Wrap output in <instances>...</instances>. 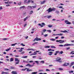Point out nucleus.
<instances>
[{"instance_id":"nucleus-2","label":"nucleus","mask_w":74,"mask_h":74,"mask_svg":"<svg viewBox=\"0 0 74 74\" xmlns=\"http://www.w3.org/2000/svg\"><path fill=\"white\" fill-rule=\"evenodd\" d=\"M15 62H16L15 63V64H19V62L20 61L19 60H18V58H15Z\"/></svg>"},{"instance_id":"nucleus-61","label":"nucleus","mask_w":74,"mask_h":74,"mask_svg":"<svg viewBox=\"0 0 74 74\" xmlns=\"http://www.w3.org/2000/svg\"><path fill=\"white\" fill-rule=\"evenodd\" d=\"M26 25H27V24L25 23V25H24V27H26Z\"/></svg>"},{"instance_id":"nucleus-21","label":"nucleus","mask_w":74,"mask_h":74,"mask_svg":"<svg viewBox=\"0 0 74 74\" xmlns=\"http://www.w3.org/2000/svg\"><path fill=\"white\" fill-rule=\"evenodd\" d=\"M33 10L30 11V13L29 14V15H31V14H33Z\"/></svg>"},{"instance_id":"nucleus-4","label":"nucleus","mask_w":74,"mask_h":74,"mask_svg":"<svg viewBox=\"0 0 74 74\" xmlns=\"http://www.w3.org/2000/svg\"><path fill=\"white\" fill-rule=\"evenodd\" d=\"M56 42H59L60 43H62L64 42V40H56Z\"/></svg>"},{"instance_id":"nucleus-32","label":"nucleus","mask_w":74,"mask_h":74,"mask_svg":"<svg viewBox=\"0 0 74 74\" xmlns=\"http://www.w3.org/2000/svg\"><path fill=\"white\" fill-rule=\"evenodd\" d=\"M73 71H69V73H73Z\"/></svg>"},{"instance_id":"nucleus-54","label":"nucleus","mask_w":74,"mask_h":74,"mask_svg":"<svg viewBox=\"0 0 74 74\" xmlns=\"http://www.w3.org/2000/svg\"><path fill=\"white\" fill-rule=\"evenodd\" d=\"M44 37H47V36H48V34H45L44 35Z\"/></svg>"},{"instance_id":"nucleus-24","label":"nucleus","mask_w":74,"mask_h":74,"mask_svg":"<svg viewBox=\"0 0 74 74\" xmlns=\"http://www.w3.org/2000/svg\"><path fill=\"white\" fill-rule=\"evenodd\" d=\"M29 50H32V51H34V49H27V51H29Z\"/></svg>"},{"instance_id":"nucleus-9","label":"nucleus","mask_w":74,"mask_h":74,"mask_svg":"<svg viewBox=\"0 0 74 74\" xmlns=\"http://www.w3.org/2000/svg\"><path fill=\"white\" fill-rule=\"evenodd\" d=\"M27 69V72H29V71H33V69H30L29 68H26Z\"/></svg>"},{"instance_id":"nucleus-16","label":"nucleus","mask_w":74,"mask_h":74,"mask_svg":"<svg viewBox=\"0 0 74 74\" xmlns=\"http://www.w3.org/2000/svg\"><path fill=\"white\" fill-rule=\"evenodd\" d=\"M37 74V72H32L31 73V74Z\"/></svg>"},{"instance_id":"nucleus-63","label":"nucleus","mask_w":74,"mask_h":74,"mask_svg":"<svg viewBox=\"0 0 74 74\" xmlns=\"http://www.w3.org/2000/svg\"><path fill=\"white\" fill-rule=\"evenodd\" d=\"M30 0H29L28 1V2H27V3L28 4H29V3H30Z\"/></svg>"},{"instance_id":"nucleus-12","label":"nucleus","mask_w":74,"mask_h":74,"mask_svg":"<svg viewBox=\"0 0 74 74\" xmlns=\"http://www.w3.org/2000/svg\"><path fill=\"white\" fill-rule=\"evenodd\" d=\"M11 73L12 74H18V73H17V72L15 71H12L11 72Z\"/></svg>"},{"instance_id":"nucleus-15","label":"nucleus","mask_w":74,"mask_h":74,"mask_svg":"<svg viewBox=\"0 0 74 74\" xmlns=\"http://www.w3.org/2000/svg\"><path fill=\"white\" fill-rule=\"evenodd\" d=\"M74 51H72L71 52V53H70V54H72V55H74ZM74 52V53H73Z\"/></svg>"},{"instance_id":"nucleus-45","label":"nucleus","mask_w":74,"mask_h":74,"mask_svg":"<svg viewBox=\"0 0 74 74\" xmlns=\"http://www.w3.org/2000/svg\"><path fill=\"white\" fill-rule=\"evenodd\" d=\"M59 70H63V69L61 68H60L59 69Z\"/></svg>"},{"instance_id":"nucleus-26","label":"nucleus","mask_w":74,"mask_h":74,"mask_svg":"<svg viewBox=\"0 0 74 74\" xmlns=\"http://www.w3.org/2000/svg\"><path fill=\"white\" fill-rule=\"evenodd\" d=\"M34 54H31V55H36V54H37V53L36 52H34Z\"/></svg>"},{"instance_id":"nucleus-48","label":"nucleus","mask_w":74,"mask_h":74,"mask_svg":"<svg viewBox=\"0 0 74 74\" xmlns=\"http://www.w3.org/2000/svg\"><path fill=\"white\" fill-rule=\"evenodd\" d=\"M29 63H33V61H32V60L29 61Z\"/></svg>"},{"instance_id":"nucleus-37","label":"nucleus","mask_w":74,"mask_h":74,"mask_svg":"<svg viewBox=\"0 0 74 74\" xmlns=\"http://www.w3.org/2000/svg\"><path fill=\"white\" fill-rule=\"evenodd\" d=\"M63 34H58V36H62Z\"/></svg>"},{"instance_id":"nucleus-43","label":"nucleus","mask_w":74,"mask_h":74,"mask_svg":"<svg viewBox=\"0 0 74 74\" xmlns=\"http://www.w3.org/2000/svg\"><path fill=\"white\" fill-rule=\"evenodd\" d=\"M70 49V47H68L66 48V50H67Z\"/></svg>"},{"instance_id":"nucleus-64","label":"nucleus","mask_w":74,"mask_h":74,"mask_svg":"<svg viewBox=\"0 0 74 74\" xmlns=\"http://www.w3.org/2000/svg\"><path fill=\"white\" fill-rule=\"evenodd\" d=\"M9 51V49H6V51Z\"/></svg>"},{"instance_id":"nucleus-8","label":"nucleus","mask_w":74,"mask_h":74,"mask_svg":"<svg viewBox=\"0 0 74 74\" xmlns=\"http://www.w3.org/2000/svg\"><path fill=\"white\" fill-rule=\"evenodd\" d=\"M69 65V63H65L63 65V66H67Z\"/></svg>"},{"instance_id":"nucleus-56","label":"nucleus","mask_w":74,"mask_h":74,"mask_svg":"<svg viewBox=\"0 0 74 74\" xmlns=\"http://www.w3.org/2000/svg\"><path fill=\"white\" fill-rule=\"evenodd\" d=\"M52 36H58V34H53L52 35Z\"/></svg>"},{"instance_id":"nucleus-39","label":"nucleus","mask_w":74,"mask_h":74,"mask_svg":"<svg viewBox=\"0 0 74 74\" xmlns=\"http://www.w3.org/2000/svg\"><path fill=\"white\" fill-rule=\"evenodd\" d=\"M35 62L36 63H37V64H38V61H35Z\"/></svg>"},{"instance_id":"nucleus-47","label":"nucleus","mask_w":74,"mask_h":74,"mask_svg":"<svg viewBox=\"0 0 74 74\" xmlns=\"http://www.w3.org/2000/svg\"><path fill=\"white\" fill-rule=\"evenodd\" d=\"M27 69L26 68L25 69H22V71H25V70H26Z\"/></svg>"},{"instance_id":"nucleus-19","label":"nucleus","mask_w":74,"mask_h":74,"mask_svg":"<svg viewBox=\"0 0 74 74\" xmlns=\"http://www.w3.org/2000/svg\"><path fill=\"white\" fill-rule=\"evenodd\" d=\"M50 40L51 41H55L56 40L55 39L53 38L50 39Z\"/></svg>"},{"instance_id":"nucleus-13","label":"nucleus","mask_w":74,"mask_h":74,"mask_svg":"<svg viewBox=\"0 0 74 74\" xmlns=\"http://www.w3.org/2000/svg\"><path fill=\"white\" fill-rule=\"evenodd\" d=\"M46 1L44 0L43 1H42L41 3L40 4H44L45 3V2Z\"/></svg>"},{"instance_id":"nucleus-52","label":"nucleus","mask_w":74,"mask_h":74,"mask_svg":"<svg viewBox=\"0 0 74 74\" xmlns=\"http://www.w3.org/2000/svg\"><path fill=\"white\" fill-rule=\"evenodd\" d=\"M28 7L30 8H32V6H28Z\"/></svg>"},{"instance_id":"nucleus-57","label":"nucleus","mask_w":74,"mask_h":74,"mask_svg":"<svg viewBox=\"0 0 74 74\" xmlns=\"http://www.w3.org/2000/svg\"><path fill=\"white\" fill-rule=\"evenodd\" d=\"M3 9V8H2V6L0 7V10H2Z\"/></svg>"},{"instance_id":"nucleus-58","label":"nucleus","mask_w":74,"mask_h":74,"mask_svg":"<svg viewBox=\"0 0 74 74\" xmlns=\"http://www.w3.org/2000/svg\"><path fill=\"white\" fill-rule=\"evenodd\" d=\"M15 57H16V58H18V57H19V56H18V55H16L15 56Z\"/></svg>"},{"instance_id":"nucleus-36","label":"nucleus","mask_w":74,"mask_h":74,"mask_svg":"<svg viewBox=\"0 0 74 74\" xmlns=\"http://www.w3.org/2000/svg\"><path fill=\"white\" fill-rule=\"evenodd\" d=\"M56 14H59V12L58 10L56 11Z\"/></svg>"},{"instance_id":"nucleus-33","label":"nucleus","mask_w":74,"mask_h":74,"mask_svg":"<svg viewBox=\"0 0 74 74\" xmlns=\"http://www.w3.org/2000/svg\"><path fill=\"white\" fill-rule=\"evenodd\" d=\"M16 44H17V43H15V44H13L11 45V46H15Z\"/></svg>"},{"instance_id":"nucleus-46","label":"nucleus","mask_w":74,"mask_h":74,"mask_svg":"<svg viewBox=\"0 0 74 74\" xmlns=\"http://www.w3.org/2000/svg\"><path fill=\"white\" fill-rule=\"evenodd\" d=\"M57 7H58L60 8H63V7L62 6H58Z\"/></svg>"},{"instance_id":"nucleus-3","label":"nucleus","mask_w":74,"mask_h":74,"mask_svg":"<svg viewBox=\"0 0 74 74\" xmlns=\"http://www.w3.org/2000/svg\"><path fill=\"white\" fill-rule=\"evenodd\" d=\"M60 60H61V58H57L56 59V62H59L60 63H61L62 61H60Z\"/></svg>"},{"instance_id":"nucleus-59","label":"nucleus","mask_w":74,"mask_h":74,"mask_svg":"<svg viewBox=\"0 0 74 74\" xmlns=\"http://www.w3.org/2000/svg\"><path fill=\"white\" fill-rule=\"evenodd\" d=\"M47 32H49V33H51V31L50 30H47Z\"/></svg>"},{"instance_id":"nucleus-41","label":"nucleus","mask_w":74,"mask_h":74,"mask_svg":"<svg viewBox=\"0 0 74 74\" xmlns=\"http://www.w3.org/2000/svg\"><path fill=\"white\" fill-rule=\"evenodd\" d=\"M48 51H52V49H48Z\"/></svg>"},{"instance_id":"nucleus-11","label":"nucleus","mask_w":74,"mask_h":74,"mask_svg":"<svg viewBox=\"0 0 74 74\" xmlns=\"http://www.w3.org/2000/svg\"><path fill=\"white\" fill-rule=\"evenodd\" d=\"M42 25H41L40 26L41 27H44V26L45 25V23H42Z\"/></svg>"},{"instance_id":"nucleus-50","label":"nucleus","mask_w":74,"mask_h":74,"mask_svg":"<svg viewBox=\"0 0 74 74\" xmlns=\"http://www.w3.org/2000/svg\"><path fill=\"white\" fill-rule=\"evenodd\" d=\"M25 53V51H23L21 53V54H23Z\"/></svg>"},{"instance_id":"nucleus-29","label":"nucleus","mask_w":74,"mask_h":74,"mask_svg":"<svg viewBox=\"0 0 74 74\" xmlns=\"http://www.w3.org/2000/svg\"><path fill=\"white\" fill-rule=\"evenodd\" d=\"M45 48H50V47L49 46H45Z\"/></svg>"},{"instance_id":"nucleus-23","label":"nucleus","mask_w":74,"mask_h":74,"mask_svg":"<svg viewBox=\"0 0 74 74\" xmlns=\"http://www.w3.org/2000/svg\"><path fill=\"white\" fill-rule=\"evenodd\" d=\"M53 26V25H48V27H52Z\"/></svg>"},{"instance_id":"nucleus-5","label":"nucleus","mask_w":74,"mask_h":74,"mask_svg":"<svg viewBox=\"0 0 74 74\" xmlns=\"http://www.w3.org/2000/svg\"><path fill=\"white\" fill-rule=\"evenodd\" d=\"M65 23L68 25H71V23L69 22V21L67 20H66L64 21Z\"/></svg>"},{"instance_id":"nucleus-14","label":"nucleus","mask_w":74,"mask_h":74,"mask_svg":"<svg viewBox=\"0 0 74 74\" xmlns=\"http://www.w3.org/2000/svg\"><path fill=\"white\" fill-rule=\"evenodd\" d=\"M27 18H28V17L27 16L25 18H24V22L26 21V19H27Z\"/></svg>"},{"instance_id":"nucleus-22","label":"nucleus","mask_w":74,"mask_h":74,"mask_svg":"<svg viewBox=\"0 0 74 74\" xmlns=\"http://www.w3.org/2000/svg\"><path fill=\"white\" fill-rule=\"evenodd\" d=\"M74 64V62H72L71 64V65L70 66V67H71V66H73V64Z\"/></svg>"},{"instance_id":"nucleus-7","label":"nucleus","mask_w":74,"mask_h":74,"mask_svg":"<svg viewBox=\"0 0 74 74\" xmlns=\"http://www.w3.org/2000/svg\"><path fill=\"white\" fill-rule=\"evenodd\" d=\"M71 45H72L73 46H74V45L73 44H65L64 45V46H70Z\"/></svg>"},{"instance_id":"nucleus-60","label":"nucleus","mask_w":74,"mask_h":74,"mask_svg":"<svg viewBox=\"0 0 74 74\" xmlns=\"http://www.w3.org/2000/svg\"><path fill=\"white\" fill-rule=\"evenodd\" d=\"M10 56H13V55H12V54L10 53Z\"/></svg>"},{"instance_id":"nucleus-30","label":"nucleus","mask_w":74,"mask_h":74,"mask_svg":"<svg viewBox=\"0 0 74 74\" xmlns=\"http://www.w3.org/2000/svg\"><path fill=\"white\" fill-rule=\"evenodd\" d=\"M52 17V16H47V18L49 19V18H51Z\"/></svg>"},{"instance_id":"nucleus-55","label":"nucleus","mask_w":74,"mask_h":74,"mask_svg":"<svg viewBox=\"0 0 74 74\" xmlns=\"http://www.w3.org/2000/svg\"><path fill=\"white\" fill-rule=\"evenodd\" d=\"M21 3H22V2H20V3H18V5H21Z\"/></svg>"},{"instance_id":"nucleus-42","label":"nucleus","mask_w":74,"mask_h":74,"mask_svg":"<svg viewBox=\"0 0 74 74\" xmlns=\"http://www.w3.org/2000/svg\"><path fill=\"white\" fill-rule=\"evenodd\" d=\"M18 51L19 52H21L22 51V50H21V49H20Z\"/></svg>"},{"instance_id":"nucleus-18","label":"nucleus","mask_w":74,"mask_h":74,"mask_svg":"<svg viewBox=\"0 0 74 74\" xmlns=\"http://www.w3.org/2000/svg\"><path fill=\"white\" fill-rule=\"evenodd\" d=\"M61 32H63V33H67V32H68L66 30H65L64 31H62Z\"/></svg>"},{"instance_id":"nucleus-17","label":"nucleus","mask_w":74,"mask_h":74,"mask_svg":"<svg viewBox=\"0 0 74 74\" xmlns=\"http://www.w3.org/2000/svg\"><path fill=\"white\" fill-rule=\"evenodd\" d=\"M10 69H15V67H14L13 66H11L10 67Z\"/></svg>"},{"instance_id":"nucleus-49","label":"nucleus","mask_w":74,"mask_h":74,"mask_svg":"<svg viewBox=\"0 0 74 74\" xmlns=\"http://www.w3.org/2000/svg\"><path fill=\"white\" fill-rule=\"evenodd\" d=\"M25 8V6H21V7H20V9H21L22 8Z\"/></svg>"},{"instance_id":"nucleus-44","label":"nucleus","mask_w":74,"mask_h":74,"mask_svg":"<svg viewBox=\"0 0 74 74\" xmlns=\"http://www.w3.org/2000/svg\"><path fill=\"white\" fill-rule=\"evenodd\" d=\"M8 40V38H4L3 39V40Z\"/></svg>"},{"instance_id":"nucleus-1","label":"nucleus","mask_w":74,"mask_h":74,"mask_svg":"<svg viewBox=\"0 0 74 74\" xmlns=\"http://www.w3.org/2000/svg\"><path fill=\"white\" fill-rule=\"evenodd\" d=\"M56 10V8H49V9L47 10V11H48V13L50 12H52V11H55Z\"/></svg>"},{"instance_id":"nucleus-6","label":"nucleus","mask_w":74,"mask_h":74,"mask_svg":"<svg viewBox=\"0 0 74 74\" xmlns=\"http://www.w3.org/2000/svg\"><path fill=\"white\" fill-rule=\"evenodd\" d=\"M34 40H36V41H41V39L40 38H38V37H37L36 38H35Z\"/></svg>"},{"instance_id":"nucleus-10","label":"nucleus","mask_w":74,"mask_h":74,"mask_svg":"<svg viewBox=\"0 0 74 74\" xmlns=\"http://www.w3.org/2000/svg\"><path fill=\"white\" fill-rule=\"evenodd\" d=\"M29 66V67H33V65H32L29 64H27L26 65V66Z\"/></svg>"},{"instance_id":"nucleus-38","label":"nucleus","mask_w":74,"mask_h":74,"mask_svg":"<svg viewBox=\"0 0 74 74\" xmlns=\"http://www.w3.org/2000/svg\"><path fill=\"white\" fill-rule=\"evenodd\" d=\"M46 71H50V70H49V69H47L46 70Z\"/></svg>"},{"instance_id":"nucleus-40","label":"nucleus","mask_w":74,"mask_h":74,"mask_svg":"<svg viewBox=\"0 0 74 74\" xmlns=\"http://www.w3.org/2000/svg\"><path fill=\"white\" fill-rule=\"evenodd\" d=\"M22 58H27V56H25L24 57H22Z\"/></svg>"},{"instance_id":"nucleus-34","label":"nucleus","mask_w":74,"mask_h":74,"mask_svg":"<svg viewBox=\"0 0 74 74\" xmlns=\"http://www.w3.org/2000/svg\"><path fill=\"white\" fill-rule=\"evenodd\" d=\"M40 63H42V64H44L45 62H44V61H40Z\"/></svg>"},{"instance_id":"nucleus-31","label":"nucleus","mask_w":74,"mask_h":74,"mask_svg":"<svg viewBox=\"0 0 74 74\" xmlns=\"http://www.w3.org/2000/svg\"><path fill=\"white\" fill-rule=\"evenodd\" d=\"M51 47L52 48H56V47H55L53 46H51Z\"/></svg>"},{"instance_id":"nucleus-53","label":"nucleus","mask_w":74,"mask_h":74,"mask_svg":"<svg viewBox=\"0 0 74 74\" xmlns=\"http://www.w3.org/2000/svg\"><path fill=\"white\" fill-rule=\"evenodd\" d=\"M37 43H38V42H35L34 43V44H32V45H35V44H37Z\"/></svg>"},{"instance_id":"nucleus-51","label":"nucleus","mask_w":74,"mask_h":74,"mask_svg":"<svg viewBox=\"0 0 74 74\" xmlns=\"http://www.w3.org/2000/svg\"><path fill=\"white\" fill-rule=\"evenodd\" d=\"M63 53V51H61L60 52V54H62V53Z\"/></svg>"},{"instance_id":"nucleus-20","label":"nucleus","mask_w":74,"mask_h":74,"mask_svg":"<svg viewBox=\"0 0 74 74\" xmlns=\"http://www.w3.org/2000/svg\"><path fill=\"white\" fill-rule=\"evenodd\" d=\"M14 61V58H12L10 59V62H12Z\"/></svg>"},{"instance_id":"nucleus-62","label":"nucleus","mask_w":74,"mask_h":74,"mask_svg":"<svg viewBox=\"0 0 74 74\" xmlns=\"http://www.w3.org/2000/svg\"><path fill=\"white\" fill-rule=\"evenodd\" d=\"M59 51H56V53H59Z\"/></svg>"},{"instance_id":"nucleus-35","label":"nucleus","mask_w":74,"mask_h":74,"mask_svg":"<svg viewBox=\"0 0 74 74\" xmlns=\"http://www.w3.org/2000/svg\"><path fill=\"white\" fill-rule=\"evenodd\" d=\"M21 45H22V46H23V47H24V46H25V45H24L23 44V43H21Z\"/></svg>"},{"instance_id":"nucleus-27","label":"nucleus","mask_w":74,"mask_h":74,"mask_svg":"<svg viewBox=\"0 0 74 74\" xmlns=\"http://www.w3.org/2000/svg\"><path fill=\"white\" fill-rule=\"evenodd\" d=\"M2 73H5V74H10V73L8 72H2Z\"/></svg>"},{"instance_id":"nucleus-28","label":"nucleus","mask_w":74,"mask_h":74,"mask_svg":"<svg viewBox=\"0 0 74 74\" xmlns=\"http://www.w3.org/2000/svg\"><path fill=\"white\" fill-rule=\"evenodd\" d=\"M43 33H45V32H46L47 31V30H46V29H44L43 30H42Z\"/></svg>"},{"instance_id":"nucleus-25","label":"nucleus","mask_w":74,"mask_h":74,"mask_svg":"<svg viewBox=\"0 0 74 74\" xmlns=\"http://www.w3.org/2000/svg\"><path fill=\"white\" fill-rule=\"evenodd\" d=\"M32 7H33V8H36V7H37V5H36L35 6H32Z\"/></svg>"}]
</instances>
